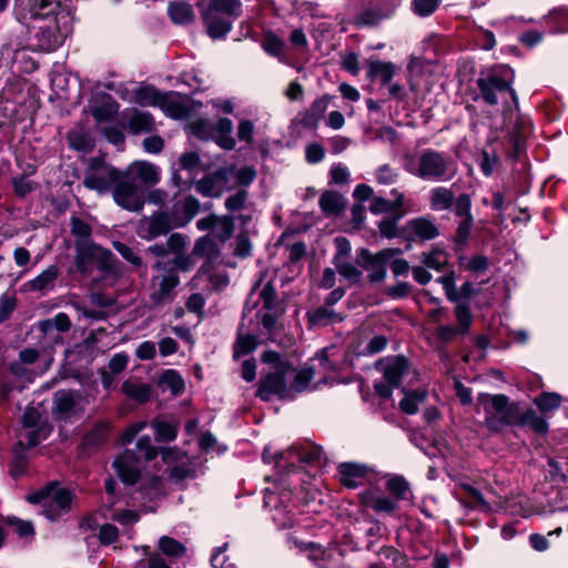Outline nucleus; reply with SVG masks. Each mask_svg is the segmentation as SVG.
Wrapping results in <instances>:
<instances>
[{"instance_id": "obj_25", "label": "nucleus", "mask_w": 568, "mask_h": 568, "mask_svg": "<svg viewBox=\"0 0 568 568\" xmlns=\"http://www.w3.org/2000/svg\"><path fill=\"white\" fill-rule=\"evenodd\" d=\"M341 483L348 488H356L363 484L367 467L355 463H343L338 466Z\"/></svg>"}, {"instance_id": "obj_50", "label": "nucleus", "mask_w": 568, "mask_h": 568, "mask_svg": "<svg viewBox=\"0 0 568 568\" xmlns=\"http://www.w3.org/2000/svg\"><path fill=\"white\" fill-rule=\"evenodd\" d=\"M197 275L201 276H207V281L210 282L212 288L216 291H221L229 285V277L225 273H210V266L209 263H204L199 272Z\"/></svg>"}, {"instance_id": "obj_48", "label": "nucleus", "mask_w": 568, "mask_h": 568, "mask_svg": "<svg viewBox=\"0 0 568 568\" xmlns=\"http://www.w3.org/2000/svg\"><path fill=\"white\" fill-rule=\"evenodd\" d=\"M152 426L159 442H173L178 435V426L168 422L154 420Z\"/></svg>"}, {"instance_id": "obj_29", "label": "nucleus", "mask_w": 568, "mask_h": 568, "mask_svg": "<svg viewBox=\"0 0 568 568\" xmlns=\"http://www.w3.org/2000/svg\"><path fill=\"white\" fill-rule=\"evenodd\" d=\"M459 488L465 493V496H457V499L463 507L468 509H489L488 503L477 488L469 484H460Z\"/></svg>"}, {"instance_id": "obj_63", "label": "nucleus", "mask_w": 568, "mask_h": 568, "mask_svg": "<svg viewBox=\"0 0 568 568\" xmlns=\"http://www.w3.org/2000/svg\"><path fill=\"white\" fill-rule=\"evenodd\" d=\"M6 524L8 526L14 527L16 532L20 537H28L34 534L33 525L31 521L21 520L14 516H9L6 518Z\"/></svg>"}, {"instance_id": "obj_62", "label": "nucleus", "mask_w": 568, "mask_h": 568, "mask_svg": "<svg viewBox=\"0 0 568 568\" xmlns=\"http://www.w3.org/2000/svg\"><path fill=\"white\" fill-rule=\"evenodd\" d=\"M437 282L442 284L446 297L452 302H457L459 300V294L456 290L455 282V273L452 271L440 277L437 278Z\"/></svg>"}, {"instance_id": "obj_45", "label": "nucleus", "mask_w": 568, "mask_h": 568, "mask_svg": "<svg viewBox=\"0 0 568 568\" xmlns=\"http://www.w3.org/2000/svg\"><path fill=\"white\" fill-rule=\"evenodd\" d=\"M561 396L557 393L545 392L534 398V404L542 413L557 409L560 406Z\"/></svg>"}, {"instance_id": "obj_26", "label": "nucleus", "mask_w": 568, "mask_h": 568, "mask_svg": "<svg viewBox=\"0 0 568 568\" xmlns=\"http://www.w3.org/2000/svg\"><path fill=\"white\" fill-rule=\"evenodd\" d=\"M135 99L136 101L142 105H159V106H165L168 104L171 114L173 116H176V109H179V105L175 103H168L166 102V95L158 91L153 87H143L140 88L135 92Z\"/></svg>"}, {"instance_id": "obj_28", "label": "nucleus", "mask_w": 568, "mask_h": 568, "mask_svg": "<svg viewBox=\"0 0 568 568\" xmlns=\"http://www.w3.org/2000/svg\"><path fill=\"white\" fill-rule=\"evenodd\" d=\"M110 433V423L99 422L91 430L84 436L82 440V448L90 453L101 447L108 439Z\"/></svg>"}, {"instance_id": "obj_40", "label": "nucleus", "mask_w": 568, "mask_h": 568, "mask_svg": "<svg viewBox=\"0 0 568 568\" xmlns=\"http://www.w3.org/2000/svg\"><path fill=\"white\" fill-rule=\"evenodd\" d=\"M192 255L199 257H207L209 261L215 260L219 256V248L215 242L209 236L200 237L193 247ZM210 264V262H207Z\"/></svg>"}, {"instance_id": "obj_58", "label": "nucleus", "mask_w": 568, "mask_h": 568, "mask_svg": "<svg viewBox=\"0 0 568 568\" xmlns=\"http://www.w3.org/2000/svg\"><path fill=\"white\" fill-rule=\"evenodd\" d=\"M256 178V171L252 166L236 169L234 165L233 183L234 186H248Z\"/></svg>"}, {"instance_id": "obj_52", "label": "nucleus", "mask_w": 568, "mask_h": 568, "mask_svg": "<svg viewBox=\"0 0 568 568\" xmlns=\"http://www.w3.org/2000/svg\"><path fill=\"white\" fill-rule=\"evenodd\" d=\"M336 271L341 276L349 281L351 283H357L362 276V272L352 263L346 260L333 262Z\"/></svg>"}, {"instance_id": "obj_39", "label": "nucleus", "mask_w": 568, "mask_h": 568, "mask_svg": "<svg viewBox=\"0 0 568 568\" xmlns=\"http://www.w3.org/2000/svg\"><path fill=\"white\" fill-rule=\"evenodd\" d=\"M420 261L426 267L440 272L447 265L448 256L444 250L435 247L429 252H424Z\"/></svg>"}, {"instance_id": "obj_8", "label": "nucleus", "mask_w": 568, "mask_h": 568, "mask_svg": "<svg viewBox=\"0 0 568 568\" xmlns=\"http://www.w3.org/2000/svg\"><path fill=\"white\" fill-rule=\"evenodd\" d=\"M74 250L75 271L83 276H88L94 266L103 272H109L113 267V253L93 242H74Z\"/></svg>"}, {"instance_id": "obj_42", "label": "nucleus", "mask_w": 568, "mask_h": 568, "mask_svg": "<svg viewBox=\"0 0 568 568\" xmlns=\"http://www.w3.org/2000/svg\"><path fill=\"white\" fill-rule=\"evenodd\" d=\"M159 549L170 558H181L186 552V547L182 542L169 536H162L159 539Z\"/></svg>"}, {"instance_id": "obj_13", "label": "nucleus", "mask_w": 568, "mask_h": 568, "mask_svg": "<svg viewBox=\"0 0 568 568\" xmlns=\"http://www.w3.org/2000/svg\"><path fill=\"white\" fill-rule=\"evenodd\" d=\"M233 173L234 165L222 166L197 181L195 189L203 196L220 197L225 191L234 187Z\"/></svg>"}, {"instance_id": "obj_19", "label": "nucleus", "mask_w": 568, "mask_h": 568, "mask_svg": "<svg viewBox=\"0 0 568 568\" xmlns=\"http://www.w3.org/2000/svg\"><path fill=\"white\" fill-rule=\"evenodd\" d=\"M389 16L390 12H384L378 1L368 0L363 8L353 16L352 23L357 28L375 27Z\"/></svg>"}, {"instance_id": "obj_56", "label": "nucleus", "mask_w": 568, "mask_h": 568, "mask_svg": "<svg viewBox=\"0 0 568 568\" xmlns=\"http://www.w3.org/2000/svg\"><path fill=\"white\" fill-rule=\"evenodd\" d=\"M399 172L397 169L392 168L388 164H383L377 168L375 172V179L377 183L382 185H390L398 181Z\"/></svg>"}, {"instance_id": "obj_2", "label": "nucleus", "mask_w": 568, "mask_h": 568, "mask_svg": "<svg viewBox=\"0 0 568 568\" xmlns=\"http://www.w3.org/2000/svg\"><path fill=\"white\" fill-rule=\"evenodd\" d=\"M403 168L420 180L435 182H447L457 172L455 162L447 153L433 149H425L417 156L405 155Z\"/></svg>"}, {"instance_id": "obj_32", "label": "nucleus", "mask_w": 568, "mask_h": 568, "mask_svg": "<svg viewBox=\"0 0 568 568\" xmlns=\"http://www.w3.org/2000/svg\"><path fill=\"white\" fill-rule=\"evenodd\" d=\"M368 64V75L371 78L379 79L382 84L386 85L393 79L396 65L393 62H385L378 59H371Z\"/></svg>"}, {"instance_id": "obj_55", "label": "nucleus", "mask_w": 568, "mask_h": 568, "mask_svg": "<svg viewBox=\"0 0 568 568\" xmlns=\"http://www.w3.org/2000/svg\"><path fill=\"white\" fill-rule=\"evenodd\" d=\"M17 308V297L14 293L6 292L0 295V323L10 318Z\"/></svg>"}, {"instance_id": "obj_27", "label": "nucleus", "mask_w": 568, "mask_h": 568, "mask_svg": "<svg viewBox=\"0 0 568 568\" xmlns=\"http://www.w3.org/2000/svg\"><path fill=\"white\" fill-rule=\"evenodd\" d=\"M277 496L270 488L264 489V506L265 507H274L273 519L280 528H290L293 526V517L285 506H278L276 504Z\"/></svg>"}, {"instance_id": "obj_6", "label": "nucleus", "mask_w": 568, "mask_h": 568, "mask_svg": "<svg viewBox=\"0 0 568 568\" xmlns=\"http://www.w3.org/2000/svg\"><path fill=\"white\" fill-rule=\"evenodd\" d=\"M514 78V70L508 65H500L487 75L478 78L476 84L479 94L475 100L481 99L486 104L496 105L498 94L509 93L515 106L518 108V97L511 88Z\"/></svg>"}, {"instance_id": "obj_46", "label": "nucleus", "mask_w": 568, "mask_h": 568, "mask_svg": "<svg viewBox=\"0 0 568 568\" xmlns=\"http://www.w3.org/2000/svg\"><path fill=\"white\" fill-rule=\"evenodd\" d=\"M314 377V368L313 367H304L297 373H295L294 379L290 385L291 388V398H293L295 393H301L307 388V385Z\"/></svg>"}, {"instance_id": "obj_47", "label": "nucleus", "mask_w": 568, "mask_h": 568, "mask_svg": "<svg viewBox=\"0 0 568 568\" xmlns=\"http://www.w3.org/2000/svg\"><path fill=\"white\" fill-rule=\"evenodd\" d=\"M71 233L75 236L74 242H92V227L89 223L78 216H72L70 220Z\"/></svg>"}, {"instance_id": "obj_38", "label": "nucleus", "mask_w": 568, "mask_h": 568, "mask_svg": "<svg viewBox=\"0 0 568 568\" xmlns=\"http://www.w3.org/2000/svg\"><path fill=\"white\" fill-rule=\"evenodd\" d=\"M364 503L367 507L372 508L376 513H393L397 508V500L385 497L375 496L373 494L364 495Z\"/></svg>"}, {"instance_id": "obj_30", "label": "nucleus", "mask_w": 568, "mask_h": 568, "mask_svg": "<svg viewBox=\"0 0 568 568\" xmlns=\"http://www.w3.org/2000/svg\"><path fill=\"white\" fill-rule=\"evenodd\" d=\"M345 199L336 191H325L318 201L322 212L326 216H337L345 207Z\"/></svg>"}, {"instance_id": "obj_61", "label": "nucleus", "mask_w": 568, "mask_h": 568, "mask_svg": "<svg viewBox=\"0 0 568 568\" xmlns=\"http://www.w3.org/2000/svg\"><path fill=\"white\" fill-rule=\"evenodd\" d=\"M455 315L459 325V328H457L459 334H466L469 331L473 321L468 305L457 304L455 307Z\"/></svg>"}, {"instance_id": "obj_49", "label": "nucleus", "mask_w": 568, "mask_h": 568, "mask_svg": "<svg viewBox=\"0 0 568 568\" xmlns=\"http://www.w3.org/2000/svg\"><path fill=\"white\" fill-rule=\"evenodd\" d=\"M386 488L397 501L407 499L409 487L403 477L394 476L389 478L386 483Z\"/></svg>"}, {"instance_id": "obj_5", "label": "nucleus", "mask_w": 568, "mask_h": 568, "mask_svg": "<svg viewBox=\"0 0 568 568\" xmlns=\"http://www.w3.org/2000/svg\"><path fill=\"white\" fill-rule=\"evenodd\" d=\"M156 447L152 445L149 436H142L138 439L134 450L126 449L121 456L113 462L121 480L128 485H133L140 477V463L142 460H152L158 456Z\"/></svg>"}, {"instance_id": "obj_59", "label": "nucleus", "mask_w": 568, "mask_h": 568, "mask_svg": "<svg viewBox=\"0 0 568 568\" xmlns=\"http://www.w3.org/2000/svg\"><path fill=\"white\" fill-rule=\"evenodd\" d=\"M407 211H403L392 219H384L378 223V230L383 237L393 239L397 235V222L400 220Z\"/></svg>"}, {"instance_id": "obj_15", "label": "nucleus", "mask_w": 568, "mask_h": 568, "mask_svg": "<svg viewBox=\"0 0 568 568\" xmlns=\"http://www.w3.org/2000/svg\"><path fill=\"white\" fill-rule=\"evenodd\" d=\"M323 455V449L320 446L313 444L294 445L286 450V454H281L277 465L282 467V462L285 459L290 462L291 471H293L296 463L321 465Z\"/></svg>"}, {"instance_id": "obj_34", "label": "nucleus", "mask_w": 568, "mask_h": 568, "mask_svg": "<svg viewBox=\"0 0 568 568\" xmlns=\"http://www.w3.org/2000/svg\"><path fill=\"white\" fill-rule=\"evenodd\" d=\"M399 253V248H385L376 254H372L367 248H361L358 252V263L364 268H368L372 264L388 262L393 256Z\"/></svg>"}, {"instance_id": "obj_54", "label": "nucleus", "mask_w": 568, "mask_h": 568, "mask_svg": "<svg viewBox=\"0 0 568 568\" xmlns=\"http://www.w3.org/2000/svg\"><path fill=\"white\" fill-rule=\"evenodd\" d=\"M234 230V220L231 216H217L213 233L222 241L229 240Z\"/></svg>"}, {"instance_id": "obj_60", "label": "nucleus", "mask_w": 568, "mask_h": 568, "mask_svg": "<svg viewBox=\"0 0 568 568\" xmlns=\"http://www.w3.org/2000/svg\"><path fill=\"white\" fill-rule=\"evenodd\" d=\"M12 186L18 196L24 197L38 187V183L29 180L26 175H19L12 179Z\"/></svg>"}, {"instance_id": "obj_44", "label": "nucleus", "mask_w": 568, "mask_h": 568, "mask_svg": "<svg viewBox=\"0 0 568 568\" xmlns=\"http://www.w3.org/2000/svg\"><path fill=\"white\" fill-rule=\"evenodd\" d=\"M256 347V337L251 334L243 333L240 328L236 343L234 344V357L239 358L241 356L247 355L252 353Z\"/></svg>"}, {"instance_id": "obj_21", "label": "nucleus", "mask_w": 568, "mask_h": 568, "mask_svg": "<svg viewBox=\"0 0 568 568\" xmlns=\"http://www.w3.org/2000/svg\"><path fill=\"white\" fill-rule=\"evenodd\" d=\"M40 413L33 407H28L22 415V425L24 428H29L27 432V445L29 447L37 446L42 438L48 435L45 427L39 426Z\"/></svg>"}, {"instance_id": "obj_17", "label": "nucleus", "mask_w": 568, "mask_h": 568, "mask_svg": "<svg viewBox=\"0 0 568 568\" xmlns=\"http://www.w3.org/2000/svg\"><path fill=\"white\" fill-rule=\"evenodd\" d=\"M122 172L132 181L139 180L146 186H153L161 180L160 166L148 161H134Z\"/></svg>"}, {"instance_id": "obj_10", "label": "nucleus", "mask_w": 568, "mask_h": 568, "mask_svg": "<svg viewBox=\"0 0 568 568\" xmlns=\"http://www.w3.org/2000/svg\"><path fill=\"white\" fill-rule=\"evenodd\" d=\"M16 16L21 23L61 17L69 13L61 7L60 0H17Z\"/></svg>"}, {"instance_id": "obj_22", "label": "nucleus", "mask_w": 568, "mask_h": 568, "mask_svg": "<svg viewBox=\"0 0 568 568\" xmlns=\"http://www.w3.org/2000/svg\"><path fill=\"white\" fill-rule=\"evenodd\" d=\"M408 363L404 357H388L379 361L377 369L383 373L385 382L395 387L399 385L403 375L406 373Z\"/></svg>"}, {"instance_id": "obj_37", "label": "nucleus", "mask_w": 568, "mask_h": 568, "mask_svg": "<svg viewBox=\"0 0 568 568\" xmlns=\"http://www.w3.org/2000/svg\"><path fill=\"white\" fill-rule=\"evenodd\" d=\"M122 392L130 398L140 403H145L151 397V388L144 383L126 379L122 386Z\"/></svg>"}, {"instance_id": "obj_16", "label": "nucleus", "mask_w": 568, "mask_h": 568, "mask_svg": "<svg viewBox=\"0 0 568 568\" xmlns=\"http://www.w3.org/2000/svg\"><path fill=\"white\" fill-rule=\"evenodd\" d=\"M275 395L278 398H291V388L287 386L283 372H275L264 377L258 386L256 396L268 402Z\"/></svg>"}, {"instance_id": "obj_9", "label": "nucleus", "mask_w": 568, "mask_h": 568, "mask_svg": "<svg viewBox=\"0 0 568 568\" xmlns=\"http://www.w3.org/2000/svg\"><path fill=\"white\" fill-rule=\"evenodd\" d=\"M27 499L30 504H41L43 506V514L45 517L50 520H55L70 509L72 494L67 488L57 487L51 484L33 494H30Z\"/></svg>"}, {"instance_id": "obj_41", "label": "nucleus", "mask_w": 568, "mask_h": 568, "mask_svg": "<svg viewBox=\"0 0 568 568\" xmlns=\"http://www.w3.org/2000/svg\"><path fill=\"white\" fill-rule=\"evenodd\" d=\"M129 128L135 134L151 132L154 129V121L151 114L136 111L129 120Z\"/></svg>"}, {"instance_id": "obj_35", "label": "nucleus", "mask_w": 568, "mask_h": 568, "mask_svg": "<svg viewBox=\"0 0 568 568\" xmlns=\"http://www.w3.org/2000/svg\"><path fill=\"white\" fill-rule=\"evenodd\" d=\"M518 426H528L538 434H546L548 423L539 416L534 409L529 408L523 413L518 410Z\"/></svg>"}, {"instance_id": "obj_14", "label": "nucleus", "mask_w": 568, "mask_h": 568, "mask_svg": "<svg viewBox=\"0 0 568 568\" xmlns=\"http://www.w3.org/2000/svg\"><path fill=\"white\" fill-rule=\"evenodd\" d=\"M175 225V217L172 211H158L140 222V234L143 239L151 240L168 234Z\"/></svg>"}, {"instance_id": "obj_36", "label": "nucleus", "mask_w": 568, "mask_h": 568, "mask_svg": "<svg viewBox=\"0 0 568 568\" xmlns=\"http://www.w3.org/2000/svg\"><path fill=\"white\" fill-rule=\"evenodd\" d=\"M240 0H209L203 10L226 14L227 17L237 18L241 14Z\"/></svg>"}, {"instance_id": "obj_64", "label": "nucleus", "mask_w": 568, "mask_h": 568, "mask_svg": "<svg viewBox=\"0 0 568 568\" xmlns=\"http://www.w3.org/2000/svg\"><path fill=\"white\" fill-rule=\"evenodd\" d=\"M262 47L268 54L278 57L284 48V42L274 33H266Z\"/></svg>"}, {"instance_id": "obj_11", "label": "nucleus", "mask_w": 568, "mask_h": 568, "mask_svg": "<svg viewBox=\"0 0 568 568\" xmlns=\"http://www.w3.org/2000/svg\"><path fill=\"white\" fill-rule=\"evenodd\" d=\"M121 173V170L105 163L103 160L92 159L85 172L83 185L99 194H105L112 190Z\"/></svg>"}, {"instance_id": "obj_7", "label": "nucleus", "mask_w": 568, "mask_h": 568, "mask_svg": "<svg viewBox=\"0 0 568 568\" xmlns=\"http://www.w3.org/2000/svg\"><path fill=\"white\" fill-rule=\"evenodd\" d=\"M156 272L151 277L150 303L152 307H160L171 304L175 296V288L180 284V277L173 267H169L165 262H156L153 265Z\"/></svg>"}, {"instance_id": "obj_31", "label": "nucleus", "mask_w": 568, "mask_h": 568, "mask_svg": "<svg viewBox=\"0 0 568 568\" xmlns=\"http://www.w3.org/2000/svg\"><path fill=\"white\" fill-rule=\"evenodd\" d=\"M168 12L171 20L176 24L191 23L195 17L191 3L185 0L171 2Z\"/></svg>"}, {"instance_id": "obj_12", "label": "nucleus", "mask_w": 568, "mask_h": 568, "mask_svg": "<svg viewBox=\"0 0 568 568\" xmlns=\"http://www.w3.org/2000/svg\"><path fill=\"white\" fill-rule=\"evenodd\" d=\"M111 191L115 204L123 210L129 212H140L143 210L145 204L143 189L123 172Z\"/></svg>"}, {"instance_id": "obj_20", "label": "nucleus", "mask_w": 568, "mask_h": 568, "mask_svg": "<svg viewBox=\"0 0 568 568\" xmlns=\"http://www.w3.org/2000/svg\"><path fill=\"white\" fill-rule=\"evenodd\" d=\"M404 232L409 239L420 241H430L439 235L435 222L425 216L409 220L404 227Z\"/></svg>"}, {"instance_id": "obj_18", "label": "nucleus", "mask_w": 568, "mask_h": 568, "mask_svg": "<svg viewBox=\"0 0 568 568\" xmlns=\"http://www.w3.org/2000/svg\"><path fill=\"white\" fill-rule=\"evenodd\" d=\"M58 276V266L50 265L34 278L24 282L21 285L20 291L22 293H40L41 295H45L54 288Z\"/></svg>"}, {"instance_id": "obj_43", "label": "nucleus", "mask_w": 568, "mask_h": 568, "mask_svg": "<svg viewBox=\"0 0 568 568\" xmlns=\"http://www.w3.org/2000/svg\"><path fill=\"white\" fill-rule=\"evenodd\" d=\"M39 328L44 334H48L53 329L63 333L71 328V322L65 313H58L53 318L41 321L39 323Z\"/></svg>"}, {"instance_id": "obj_1", "label": "nucleus", "mask_w": 568, "mask_h": 568, "mask_svg": "<svg viewBox=\"0 0 568 568\" xmlns=\"http://www.w3.org/2000/svg\"><path fill=\"white\" fill-rule=\"evenodd\" d=\"M429 205L434 211H445L453 207L454 214L460 219L455 231L454 241L458 245H465L475 223L474 215L471 214L470 195L462 193L455 197L450 189L436 186L429 192Z\"/></svg>"}, {"instance_id": "obj_51", "label": "nucleus", "mask_w": 568, "mask_h": 568, "mask_svg": "<svg viewBox=\"0 0 568 568\" xmlns=\"http://www.w3.org/2000/svg\"><path fill=\"white\" fill-rule=\"evenodd\" d=\"M426 398V394L422 392H412L405 394L404 398L399 402V408L409 415L417 413L418 405Z\"/></svg>"}, {"instance_id": "obj_3", "label": "nucleus", "mask_w": 568, "mask_h": 568, "mask_svg": "<svg viewBox=\"0 0 568 568\" xmlns=\"http://www.w3.org/2000/svg\"><path fill=\"white\" fill-rule=\"evenodd\" d=\"M29 43L33 50L53 51L59 48L71 32V17H61L28 21Z\"/></svg>"}, {"instance_id": "obj_4", "label": "nucleus", "mask_w": 568, "mask_h": 568, "mask_svg": "<svg viewBox=\"0 0 568 568\" xmlns=\"http://www.w3.org/2000/svg\"><path fill=\"white\" fill-rule=\"evenodd\" d=\"M478 402L485 413V425L498 433L506 426H518V405L510 403L506 395L479 394Z\"/></svg>"}, {"instance_id": "obj_23", "label": "nucleus", "mask_w": 568, "mask_h": 568, "mask_svg": "<svg viewBox=\"0 0 568 568\" xmlns=\"http://www.w3.org/2000/svg\"><path fill=\"white\" fill-rule=\"evenodd\" d=\"M202 18L206 27L207 34L212 39L224 38L232 29V21L230 20L231 17H227L226 14L212 12V10H202Z\"/></svg>"}, {"instance_id": "obj_24", "label": "nucleus", "mask_w": 568, "mask_h": 568, "mask_svg": "<svg viewBox=\"0 0 568 568\" xmlns=\"http://www.w3.org/2000/svg\"><path fill=\"white\" fill-rule=\"evenodd\" d=\"M175 217V225L184 227L200 211V202L196 197L189 195L180 200L171 207Z\"/></svg>"}, {"instance_id": "obj_53", "label": "nucleus", "mask_w": 568, "mask_h": 568, "mask_svg": "<svg viewBox=\"0 0 568 568\" xmlns=\"http://www.w3.org/2000/svg\"><path fill=\"white\" fill-rule=\"evenodd\" d=\"M161 384L171 389L175 395L184 390V382L174 369H166L161 376Z\"/></svg>"}, {"instance_id": "obj_33", "label": "nucleus", "mask_w": 568, "mask_h": 568, "mask_svg": "<svg viewBox=\"0 0 568 568\" xmlns=\"http://www.w3.org/2000/svg\"><path fill=\"white\" fill-rule=\"evenodd\" d=\"M307 318L313 326H326L333 323H339L343 317L328 306H320L307 313Z\"/></svg>"}, {"instance_id": "obj_57", "label": "nucleus", "mask_w": 568, "mask_h": 568, "mask_svg": "<svg viewBox=\"0 0 568 568\" xmlns=\"http://www.w3.org/2000/svg\"><path fill=\"white\" fill-rule=\"evenodd\" d=\"M54 404L57 412L61 414H69L75 406V399L72 393L67 390H59L54 395Z\"/></svg>"}]
</instances>
